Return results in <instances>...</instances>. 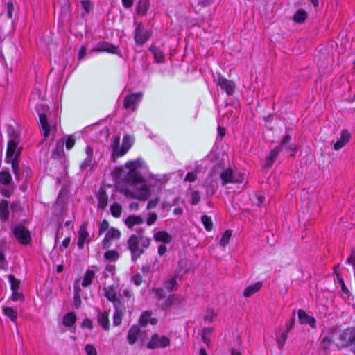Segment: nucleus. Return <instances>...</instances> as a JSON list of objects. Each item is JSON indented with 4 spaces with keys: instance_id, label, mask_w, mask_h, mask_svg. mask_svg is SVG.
Returning <instances> with one entry per match:
<instances>
[{
    "instance_id": "12",
    "label": "nucleus",
    "mask_w": 355,
    "mask_h": 355,
    "mask_svg": "<svg viewBox=\"0 0 355 355\" xmlns=\"http://www.w3.org/2000/svg\"><path fill=\"white\" fill-rule=\"evenodd\" d=\"M192 263L187 258L181 259L178 261V268L176 270L177 276L180 277H182L184 275L188 273L192 269Z\"/></svg>"
},
{
    "instance_id": "13",
    "label": "nucleus",
    "mask_w": 355,
    "mask_h": 355,
    "mask_svg": "<svg viewBox=\"0 0 355 355\" xmlns=\"http://www.w3.org/2000/svg\"><path fill=\"white\" fill-rule=\"evenodd\" d=\"M218 85L226 92L227 95L230 96L233 94L235 88V84L233 81L220 76L218 79Z\"/></svg>"
},
{
    "instance_id": "32",
    "label": "nucleus",
    "mask_w": 355,
    "mask_h": 355,
    "mask_svg": "<svg viewBox=\"0 0 355 355\" xmlns=\"http://www.w3.org/2000/svg\"><path fill=\"white\" fill-rule=\"evenodd\" d=\"M85 153L87 154V158L85 159V161L81 164V168L85 169L92 164V161L93 158V149L91 146H87L85 148Z\"/></svg>"
},
{
    "instance_id": "20",
    "label": "nucleus",
    "mask_w": 355,
    "mask_h": 355,
    "mask_svg": "<svg viewBox=\"0 0 355 355\" xmlns=\"http://www.w3.org/2000/svg\"><path fill=\"white\" fill-rule=\"evenodd\" d=\"M136 194H137V199L145 201L149 197L150 190L147 185L142 184L139 188L137 189Z\"/></svg>"
},
{
    "instance_id": "5",
    "label": "nucleus",
    "mask_w": 355,
    "mask_h": 355,
    "mask_svg": "<svg viewBox=\"0 0 355 355\" xmlns=\"http://www.w3.org/2000/svg\"><path fill=\"white\" fill-rule=\"evenodd\" d=\"M119 285L117 284H113L110 286H105L103 288L105 297L110 302L113 303V305H117L116 304H123L122 297L120 295L117 296V290Z\"/></svg>"
},
{
    "instance_id": "7",
    "label": "nucleus",
    "mask_w": 355,
    "mask_h": 355,
    "mask_svg": "<svg viewBox=\"0 0 355 355\" xmlns=\"http://www.w3.org/2000/svg\"><path fill=\"white\" fill-rule=\"evenodd\" d=\"M37 111L40 119V125L42 131L43 136L46 138L49 135L50 125L48 122L46 115L44 112H40V110L44 111L46 107L43 105H37Z\"/></svg>"
},
{
    "instance_id": "35",
    "label": "nucleus",
    "mask_w": 355,
    "mask_h": 355,
    "mask_svg": "<svg viewBox=\"0 0 355 355\" xmlns=\"http://www.w3.org/2000/svg\"><path fill=\"white\" fill-rule=\"evenodd\" d=\"M127 179L128 182L132 183H139L143 181L142 176L136 171H130L128 175Z\"/></svg>"
},
{
    "instance_id": "27",
    "label": "nucleus",
    "mask_w": 355,
    "mask_h": 355,
    "mask_svg": "<svg viewBox=\"0 0 355 355\" xmlns=\"http://www.w3.org/2000/svg\"><path fill=\"white\" fill-rule=\"evenodd\" d=\"M143 218L140 216L130 215L125 220V224L129 228L133 227L136 225L142 224Z\"/></svg>"
},
{
    "instance_id": "24",
    "label": "nucleus",
    "mask_w": 355,
    "mask_h": 355,
    "mask_svg": "<svg viewBox=\"0 0 355 355\" xmlns=\"http://www.w3.org/2000/svg\"><path fill=\"white\" fill-rule=\"evenodd\" d=\"M154 239L157 242L168 243L172 240V236L166 231H159L154 236Z\"/></svg>"
},
{
    "instance_id": "23",
    "label": "nucleus",
    "mask_w": 355,
    "mask_h": 355,
    "mask_svg": "<svg viewBox=\"0 0 355 355\" xmlns=\"http://www.w3.org/2000/svg\"><path fill=\"white\" fill-rule=\"evenodd\" d=\"M151 312L145 311L140 317L139 324L142 327L146 326L148 323L155 324L157 322L156 318H151Z\"/></svg>"
},
{
    "instance_id": "36",
    "label": "nucleus",
    "mask_w": 355,
    "mask_h": 355,
    "mask_svg": "<svg viewBox=\"0 0 355 355\" xmlns=\"http://www.w3.org/2000/svg\"><path fill=\"white\" fill-rule=\"evenodd\" d=\"M179 277H180L177 276L175 274L173 277L166 280L164 283V288L169 291L175 289L178 286L177 279Z\"/></svg>"
},
{
    "instance_id": "14",
    "label": "nucleus",
    "mask_w": 355,
    "mask_h": 355,
    "mask_svg": "<svg viewBox=\"0 0 355 355\" xmlns=\"http://www.w3.org/2000/svg\"><path fill=\"white\" fill-rule=\"evenodd\" d=\"M297 313L299 321L301 324H308L313 328L316 327V321L313 317L307 315L306 313L302 309H300Z\"/></svg>"
},
{
    "instance_id": "53",
    "label": "nucleus",
    "mask_w": 355,
    "mask_h": 355,
    "mask_svg": "<svg viewBox=\"0 0 355 355\" xmlns=\"http://www.w3.org/2000/svg\"><path fill=\"white\" fill-rule=\"evenodd\" d=\"M153 291L159 300L163 299L166 296V293L163 288H154Z\"/></svg>"
},
{
    "instance_id": "42",
    "label": "nucleus",
    "mask_w": 355,
    "mask_h": 355,
    "mask_svg": "<svg viewBox=\"0 0 355 355\" xmlns=\"http://www.w3.org/2000/svg\"><path fill=\"white\" fill-rule=\"evenodd\" d=\"M119 257V253L114 250H107L104 254L105 259L107 261H116Z\"/></svg>"
},
{
    "instance_id": "47",
    "label": "nucleus",
    "mask_w": 355,
    "mask_h": 355,
    "mask_svg": "<svg viewBox=\"0 0 355 355\" xmlns=\"http://www.w3.org/2000/svg\"><path fill=\"white\" fill-rule=\"evenodd\" d=\"M150 51L153 53L155 56V60L157 62H160L163 59V54L161 51H159L157 48L153 46L150 48Z\"/></svg>"
},
{
    "instance_id": "28",
    "label": "nucleus",
    "mask_w": 355,
    "mask_h": 355,
    "mask_svg": "<svg viewBox=\"0 0 355 355\" xmlns=\"http://www.w3.org/2000/svg\"><path fill=\"white\" fill-rule=\"evenodd\" d=\"M282 150V146L275 147L270 151V155L266 158V166L270 168L274 163L275 159Z\"/></svg>"
},
{
    "instance_id": "1",
    "label": "nucleus",
    "mask_w": 355,
    "mask_h": 355,
    "mask_svg": "<svg viewBox=\"0 0 355 355\" xmlns=\"http://www.w3.org/2000/svg\"><path fill=\"white\" fill-rule=\"evenodd\" d=\"M7 132L10 139L8 143L6 158L8 159V162L11 163L12 171L16 178L18 179L19 178V175L17 157L20 153V149H17V147L19 141V137L15 128L10 125H8Z\"/></svg>"
},
{
    "instance_id": "2",
    "label": "nucleus",
    "mask_w": 355,
    "mask_h": 355,
    "mask_svg": "<svg viewBox=\"0 0 355 355\" xmlns=\"http://www.w3.org/2000/svg\"><path fill=\"white\" fill-rule=\"evenodd\" d=\"M150 241V238L139 234H132L129 237L128 246L131 252V259L133 261H136L149 247Z\"/></svg>"
},
{
    "instance_id": "21",
    "label": "nucleus",
    "mask_w": 355,
    "mask_h": 355,
    "mask_svg": "<svg viewBox=\"0 0 355 355\" xmlns=\"http://www.w3.org/2000/svg\"><path fill=\"white\" fill-rule=\"evenodd\" d=\"M139 331L140 329L137 325H133L130 328L127 335V340L130 345H133L136 343Z\"/></svg>"
},
{
    "instance_id": "6",
    "label": "nucleus",
    "mask_w": 355,
    "mask_h": 355,
    "mask_svg": "<svg viewBox=\"0 0 355 355\" xmlns=\"http://www.w3.org/2000/svg\"><path fill=\"white\" fill-rule=\"evenodd\" d=\"M171 340L166 336H159L157 334H155L151 336L150 341L147 345L148 349H153L156 348H164L169 346Z\"/></svg>"
},
{
    "instance_id": "55",
    "label": "nucleus",
    "mask_w": 355,
    "mask_h": 355,
    "mask_svg": "<svg viewBox=\"0 0 355 355\" xmlns=\"http://www.w3.org/2000/svg\"><path fill=\"white\" fill-rule=\"evenodd\" d=\"M336 277H337L338 283L340 284V285L341 286L342 291L345 293H347V294H348L349 293V290L346 287V286L345 284V282H344V280H343V277H341L340 274V273H336Z\"/></svg>"
},
{
    "instance_id": "31",
    "label": "nucleus",
    "mask_w": 355,
    "mask_h": 355,
    "mask_svg": "<svg viewBox=\"0 0 355 355\" xmlns=\"http://www.w3.org/2000/svg\"><path fill=\"white\" fill-rule=\"evenodd\" d=\"M8 202L3 200L0 202V219L2 221H6L8 218Z\"/></svg>"
},
{
    "instance_id": "58",
    "label": "nucleus",
    "mask_w": 355,
    "mask_h": 355,
    "mask_svg": "<svg viewBox=\"0 0 355 355\" xmlns=\"http://www.w3.org/2000/svg\"><path fill=\"white\" fill-rule=\"evenodd\" d=\"M82 8L85 10V13H89L92 8L90 1L85 0L81 2Z\"/></svg>"
},
{
    "instance_id": "29",
    "label": "nucleus",
    "mask_w": 355,
    "mask_h": 355,
    "mask_svg": "<svg viewBox=\"0 0 355 355\" xmlns=\"http://www.w3.org/2000/svg\"><path fill=\"white\" fill-rule=\"evenodd\" d=\"M149 7V0H139L136 6V12L139 15H145Z\"/></svg>"
},
{
    "instance_id": "39",
    "label": "nucleus",
    "mask_w": 355,
    "mask_h": 355,
    "mask_svg": "<svg viewBox=\"0 0 355 355\" xmlns=\"http://www.w3.org/2000/svg\"><path fill=\"white\" fill-rule=\"evenodd\" d=\"M12 182V176L10 172L2 171L0 172V184L8 185Z\"/></svg>"
},
{
    "instance_id": "11",
    "label": "nucleus",
    "mask_w": 355,
    "mask_h": 355,
    "mask_svg": "<svg viewBox=\"0 0 355 355\" xmlns=\"http://www.w3.org/2000/svg\"><path fill=\"white\" fill-rule=\"evenodd\" d=\"M121 232L119 230L114 228V227H110L103 241V248L104 249L108 248L110 246L111 241L112 240H116L120 238Z\"/></svg>"
},
{
    "instance_id": "34",
    "label": "nucleus",
    "mask_w": 355,
    "mask_h": 355,
    "mask_svg": "<svg viewBox=\"0 0 355 355\" xmlns=\"http://www.w3.org/2000/svg\"><path fill=\"white\" fill-rule=\"evenodd\" d=\"M119 144H120V137L114 136L112 138V139L111 141V144H110V147L112 150V155L113 157H114V156L118 157V153H119V149H120Z\"/></svg>"
},
{
    "instance_id": "18",
    "label": "nucleus",
    "mask_w": 355,
    "mask_h": 355,
    "mask_svg": "<svg viewBox=\"0 0 355 355\" xmlns=\"http://www.w3.org/2000/svg\"><path fill=\"white\" fill-rule=\"evenodd\" d=\"M98 207L104 209L107 205V195L104 188L101 187L97 194Z\"/></svg>"
},
{
    "instance_id": "4",
    "label": "nucleus",
    "mask_w": 355,
    "mask_h": 355,
    "mask_svg": "<svg viewBox=\"0 0 355 355\" xmlns=\"http://www.w3.org/2000/svg\"><path fill=\"white\" fill-rule=\"evenodd\" d=\"M12 232L16 239L22 245L31 242L30 232L22 225H17L12 228Z\"/></svg>"
},
{
    "instance_id": "54",
    "label": "nucleus",
    "mask_w": 355,
    "mask_h": 355,
    "mask_svg": "<svg viewBox=\"0 0 355 355\" xmlns=\"http://www.w3.org/2000/svg\"><path fill=\"white\" fill-rule=\"evenodd\" d=\"M109 229V223L107 220L104 219L99 225V235L105 231L107 232Z\"/></svg>"
},
{
    "instance_id": "63",
    "label": "nucleus",
    "mask_w": 355,
    "mask_h": 355,
    "mask_svg": "<svg viewBox=\"0 0 355 355\" xmlns=\"http://www.w3.org/2000/svg\"><path fill=\"white\" fill-rule=\"evenodd\" d=\"M159 202V198H155L153 200H149L147 204V207H146L147 209H151L153 208H155Z\"/></svg>"
},
{
    "instance_id": "62",
    "label": "nucleus",
    "mask_w": 355,
    "mask_h": 355,
    "mask_svg": "<svg viewBox=\"0 0 355 355\" xmlns=\"http://www.w3.org/2000/svg\"><path fill=\"white\" fill-rule=\"evenodd\" d=\"M347 263L351 264L355 270V249L352 250L350 256L347 259Z\"/></svg>"
},
{
    "instance_id": "9",
    "label": "nucleus",
    "mask_w": 355,
    "mask_h": 355,
    "mask_svg": "<svg viewBox=\"0 0 355 355\" xmlns=\"http://www.w3.org/2000/svg\"><path fill=\"white\" fill-rule=\"evenodd\" d=\"M150 37V33L141 24H139L135 29V40L139 45H143Z\"/></svg>"
},
{
    "instance_id": "44",
    "label": "nucleus",
    "mask_w": 355,
    "mask_h": 355,
    "mask_svg": "<svg viewBox=\"0 0 355 355\" xmlns=\"http://www.w3.org/2000/svg\"><path fill=\"white\" fill-rule=\"evenodd\" d=\"M8 280L10 283V288L12 291H17L20 286V281L16 279L13 275H8Z\"/></svg>"
},
{
    "instance_id": "30",
    "label": "nucleus",
    "mask_w": 355,
    "mask_h": 355,
    "mask_svg": "<svg viewBox=\"0 0 355 355\" xmlns=\"http://www.w3.org/2000/svg\"><path fill=\"white\" fill-rule=\"evenodd\" d=\"M76 315L73 312H70L64 315L62 320V324L66 327H73L76 322Z\"/></svg>"
},
{
    "instance_id": "61",
    "label": "nucleus",
    "mask_w": 355,
    "mask_h": 355,
    "mask_svg": "<svg viewBox=\"0 0 355 355\" xmlns=\"http://www.w3.org/2000/svg\"><path fill=\"white\" fill-rule=\"evenodd\" d=\"M85 349L87 355H97L96 348L92 345H87Z\"/></svg>"
},
{
    "instance_id": "50",
    "label": "nucleus",
    "mask_w": 355,
    "mask_h": 355,
    "mask_svg": "<svg viewBox=\"0 0 355 355\" xmlns=\"http://www.w3.org/2000/svg\"><path fill=\"white\" fill-rule=\"evenodd\" d=\"M200 201V195L198 191H194L191 193V203L192 205H197Z\"/></svg>"
},
{
    "instance_id": "38",
    "label": "nucleus",
    "mask_w": 355,
    "mask_h": 355,
    "mask_svg": "<svg viewBox=\"0 0 355 355\" xmlns=\"http://www.w3.org/2000/svg\"><path fill=\"white\" fill-rule=\"evenodd\" d=\"M3 312L6 316L10 318L12 322H15L17 317V311L14 310L12 307L4 306L3 307Z\"/></svg>"
},
{
    "instance_id": "8",
    "label": "nucleus",
    "mask_w": 355,
    "mask_h": 355,
    "mask_svg": "<svg viewBox=\"0 0 355 355\" xmlns=\"http://www.w3.org/2000/svg\"><path fill=\"white\" fill-rule=\"evenodd\" d=\"M220 178L222 180L223 185H225L229 183L241 182L243 180L242 175H239V177L236 176L231 168H228L222 172L220 174Z\"/></svg>"
},
{
    "instance_id": "60",
    "label": "nucleus",
    "mask_w": 355,
    "mask_h": 355,
    "mask_svg": "<svg viewBox=\"0 0 355 355\" xmlns=\"http://www.w3.org/2000/svg\"><path fill=\"white\" fill-rule=\"evenodd\" d=\"M125 166L130 169V171H135L139 166V162L137 161L128 162L125 164Z\"/></svg>"
},
{
    "instance_id": "43",
    "label": "nucleus",
    "mask_w": 355,
    "mask_h": 355,
    "mask_svg": "<svg viewBox=\"0 0 355 355\" xmlns=\"http://www.w3.org/2000/svg\"><path fill=\"white\" fill-rule=\"evenodd\" d=\"M201 221L206 230L211 231L212 230L213 223L210 217L207 216V215H203L201 217Z\"/></svg>"
},
{
    "instance_id": "45",
    "label": "nucleus",
    "mask_w": 355,
    "mask_h": 355,
    "mask_svg": "<svg viewBox=\"0 0 355 355\" xmlns=\"http://www.w3.org/2000/svg\"><path fill=\"white\" fill-rule=\"evenodd\" d=\"M110 211L113 216L118 218L121 214V206L119 203L114 202L110 206Z\"/></svg>"
},
{
    "instance_id": "22",
    "label": "nucleus",
    "mask_w": 355,
    "mask_h": 355,
    "mask_svg": "<svg viewBox=\"0 0 355 355\" xmlns=\"http://www.w3.org/2000/svg\"><path fill=\"white\" fill-rule=\"evenodd\" d=\"M263 283L262 282H257L253 285H250L248 286L243 291V296L245 297H249L258 292L262 287Z\"/></svg>"
},
{
    "instance_id": "19",
    "label": "nucleus",
    "mask_w": 355,
    "mask_h": 355,
    "mask_svg": "<svg viewBox=\"0 0 355 355\" xmlns=\"http://www.w3.org/2000/svg\"><path fill=\"white\" fill-rule=\"evenodd\" d=\"M97 320L98 324L101 325L105 331L110 329L109 315L107 312L103 311L99 313L97 315Z\"/></svg>"
},
{
    "instance_id": "41",
    "label": "nucleus",
    "mask_w": 355,
    "mask_h": 355,
    "mask_svg": "<svg viewBox=\"0 0 355 355\" xmlns=\"http://www.w3.org/2000/svg\"><path fill=\"white\" fill-rule=\"evenodd\" d=\"M307 17L306 12L303 10H299L293 17V20L297 23H302Z\"/></svg>"
},
{
    "instance_id": "26",
    "label": "nucleus",
    "mask_w": 355,
    "mask_h": 355,
    "mask_svg": "<svg viewBox=\"0 0 355 355\" xmlns=\"http://www.w3.org/2000/svg\"><path fill=\"white\" fill-rule=\"evenodd\" d=\"M116 47L107 42H101L93 49V51H105L108 53H115Z\"/></svg>"
},
{
    "instance_id": "16",
    "label": "nucleus",
    "mask_w": 355,
    "mask_h": 355,
    "mask_svg": "<svg viewBox=\"0 0 355 355\" xmlns=\"http://www.w3.org/2000/svg\"><path fill=\"white\" fill-rule=\"evenodd\" d=\"M133 141L130 136L125 135L123 137L122 144L120 147L118 157L124 155L131 148Z\"/></svg>"
},
{
    "instance_id": "10",
    "label": "nucleus",
    "mask_w": 355,
    "mask_h": 355,
    "mask_svg": "<svg viewBox=\"0 0 355 355\" xmlns=\"http://www.w3.org/2000/svg\"><path fill=\"white\" fill-rule=\"evenodd\" d=\"M143 96L142 92L131 94L125 97L123 101V106L125 108H130L132 111L136 109V104L141 100Z\"/></svg>"
},
{
    "instance_id": "57",
    "label": "nucleus",
    "mask_w": 355,
    "mask_h": 355,
    "mask_svg": "<svg viewBox=\"0 0 355 355\" xmlns=\"http://www.w3.org/2000/svg\"><path fill=\"white\" fill-rule=\"evenodd\" d=\"M333 343V340L330 338V337H324L322 340V348L324 349V350H327L329 349L331 345Z\"/></svg>"
},
{
    "instance_id": "52",
    "label": "nucleus",
    "mask_w": 355,
    "mask_h": 355,
    "mask_svg": "<svg viewBox=\"0 0 355 355\" xmlns=\"http://www.w3.org/2000/svg\"><path fill=\"white\" fill-rule=\"evenodd\" d=\"M4 252L2 249H0V268L3 270H7V263L5 259Z\"/></svg>"
},
{
    "instance_id": "17",
    "label": "nucleus",
    "mask_w": 355,
    "mask_h": 355,
    "mask_svg": "<svg viewBox=\"0 0 355 355\" xmlns=\"http://www.w3.org/2000/svg\"><path fill=\"white\" fill-rule=\"evenodd\" d=\"M116 304L117 305L114 306L115 308V312L113 316V324L114 326H119L121 324L122 316L123 315V310L125 309L124 304Z\"/></svg>"
},
{
    "instance_id": "59",
    "label": "nucleus",
    "mask_w": 355,
    "mask_h": 355,
    "mask_svg": "<svg viewBox=\"0 0 355 355\" xmlns=\"http://www.w3.org/2000/svg\"><path fill=\"white\" fill-rule=\"evenodd\" d=\"M80 327L92 329L93 328V322L89 318H87L83 321Z\"/></svg>"
},
{
    "instance_id": "46",
    "label": "nucleus",
    "mask_w": 355,
    "mask_h": 355,
    "mask_svg": "<svg viewBox=\"0 0 355 355\" xmlns=\"http://www.w3.org/2000/svg\"><path fill=\"white\" fill-rule=\"evenodd\" d=\"M232 236V231L228 230H226L220 239V245L223 247L226 246L229 243V241Z\"/></svg>"
},
{
    "instance_id": "33",
    "label": "nucleus",
    "mask_w": 355,
    "mask_h": 355,
    "mask_svg": "<svg viewBox=\"0 0 355 355\" xmlns=\"http://www.w3.org/2000/svg\"><path fill=\"white\" fill-rule=\"evenodd\" d=\"M94 277L95 272L93 270H87L84 275L83 280L81 284L82 286L84 288L89 286L92 284Z\"/></svg>"
},
{
    "instance_id": "64",
    "label": "nucleus",
    "mask_w": 355,
    "mask_h": 355,
    "mask_svg": "<svg viewBox=\"0 0 355 355\" xmlns=\"http://www.w3.org/2000/svg\"><path fill=\"white\" fill-rule=\"evenodd\" d=\"M197 179V174L195 172L188 173L184 178L185 181L194 182Z\"/></svg>"
},
{
    "instance_id": "56",
    "label": "nucleus",
    "mask_w": 355,
    "mask_h": 355,
    "mask_svg": "<svg viewBox=\"0 0 355 355\" xmlns=\"http://www.w3.org/2000/svg\"><path fill=\"white\" fill-rule=\"evenodd\" d=\"M24 299V295L17 291H12L11 300L13 301H21L22 302Z\"/></svg>"
},
{
    "instance_id": "3",
    "label": "nucleus",
    "mask_w": 355,
    "mask_h": 355,
    "mask_svg": "<svg viewBox=\"0 0 355 355\" xmlns=\"http://www.w3.org/2000/svg\"><path fill=\"white\" fill-rule=\"evenodd\" d=\"M338 348L352 347V350L355 353V327H349L343 331L338 339Z\"/></svg>"
},
{
    "instance_id": "49",
    "label": "nucleus",
    "mask_w": 355,
    "mask_h": 355,
    "mask_svg": "<svg viewBox=\"0 0 355 355\" xmlns=\"http://www.w3.org/2000/svg\"><path fill=\"white\" fill-rule=\"evenodd\" d=\"M89 237V233L87 232L85 225H82L79 230L78 238L85 242Z\"/></svg>"
},
{
    "instance_id": "37",
    "label": "nucleus",
    "mask_w": 355,
    "mask_h": 355,
    "mask_svg": "<svg viewBox=\"0 0 355 355\" xmlns=\"http://www.w3.org/2000/svg\"><path fill=\"white\" fill-rule=\"evenodd\" d=\"M78 281H79V279H77L76 281L75 285H74L75 294H74V297H73V306L76 308H79L81 305V299H80V294H79V293L80 291V288L77 285Z\"/></svg>"
},
{
    "instance_id": "51",
    "label": "nucleus",
    "mask_w": 355,
    "mask_h": 355,
    "mask_svg": "<svg viewBox=\"0 0 355 355\" xmlns=\"http://www.w3.org/2000/svg\"><path fill=\"white\" fill-rule=\"evenodd\" d=\"M157 219V215L155 212L148 213V218L146 220V224L148 225H152Z\"/></svg>"
},
{
    "instance_id": "48",
    "label": "nucleus",
    "mask_w": 355,
    "mask_h": 355,
    "mask_svg": "<svg viewBox=\"0 0 355 355\" xmlns=\"http://www.w3.org/2000/svg\"><path fill=\"white\" fill-rule=\"evenodd\" d=\"M215 316H216V313H215L214 309H207L206 310V312H205V314L204 316V320L206 322H212Z\"/></svg>"
},
{
    "instance_id": "25",
    "label": "nucleus",
    "mask_w": 355,
    "mask_h": 355,
    "mask_svg": "<svg viewBox=\"0 0 355 355\" xmlns=\"http://www.w3.org/2000/svg\"><path fill=\"white\" fill-rule=\"evenodd\" d=\"M182 302L180 296L176 295H171L162 304V309H167L172 306L173 304H179Z\"/></svg>"
},
{
    "instance_id": "40",
    "label": "nucleus",
    "mask_w": 355,
    "mask_h": 355,
    "mask_svg": "<svg viewBox=\"0 0 355 355\" xmlns=\"http://www.w3.org/2000/svg\"><path fill=\"white\" fill-rule=\"evenodd\" d=\"M288 333L286 330L276 335V340L278 343L279 349H282L285 345L287 339Z\"/></svg>"
},
{
    "instance_id": "15",
    "label": "nucleus",
    "mask_w": 355,
    "mask_h": 355,
    "mask_svg": "<svg viewBox=\"0 0 355 355\" xmlns=\"http://www.w3.org/2000/svg\"><path fill=\"white\" fill-rule=\"evenodd\" d=\"M351 138V134L347 130H343L341 132L340 137L338 139V141L334 144V148L336 150H338L342 148L349 141Z\"/></svg>"
}]
</instances>
